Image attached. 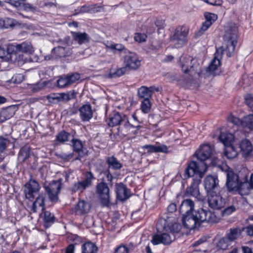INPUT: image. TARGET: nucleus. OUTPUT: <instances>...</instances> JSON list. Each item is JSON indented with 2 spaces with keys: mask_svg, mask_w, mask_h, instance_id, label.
Listing matches in <instances>:
<instances>
[{
  "mask_svg": "<svg viewBox=\"0 0 253 253\" xmlns=\"http://www.w3.org/2000/svg\"><path fill=\"white\" fill-rule=\"evenodd\" d=\"M226 186L230 192H238L241 195H247L249 194L251 189V182H239L238 176L232 171L226 172Z\"/></svg>",
  "mask_w": 253,
  "mask_h": 253,
  "instance_id": "1",
  "label": "nucleus"
},
{
  "mask_svg": "<svg viewBox=\"0 0 253 253\" xmlns=\"http://www.w3.org/2000/svg\"><path fill=\"white\" fill-rule=\"evenodd\" d=\"M223 38L226 44L225 51L228 57H231L234 53L238 39V28L235 24H230L226 27Z\"/></svg>",
  "mask_w": 253,
  "mask_h": 253,
  "instance_id": "2",
  "label": "nucleus"
},
{
  "mask_svg": "<svg viewBox=\"0 0 253 253\" xmlns=\"http://www.w3.org/2000/svg\"><path fill=\"white\" fill-rule=\"evenodd\" d=\"M207 169V164L204 162L197 163L195 162H191L185 169L181 177L183 179H186L194 176V178H200V180H201Z\"/></svg>",
  "mask_w": 253,
  "mask_h": 253,
  "instance_id": "3",
  "label": "nucleus"
},
{
  "mask_svg": "<svg viewBox=\"0 0 253 253\" xmlns=\"http://www.w3.org/2000/svg\"><path fill=\"white\" fill-rule=\"evenodd\" d=\"M180 63L181 69L184 73H189L190 75L194 76L195 74L199 75L201 72L197 60L189 55L181 56Z\"/></svg>",
  "mask_w": 253,
  "mask_h": 253,
  "instance_id": "4",
  "label": "nucleus"
},
{
  "mask_svg": "<svg viewBox=\"0 0 253 253\" xmlns=\"http://www.w3.org/2000/svg\"><path fill=\"white\" fill-rule=\"evenodd\" d=\"M194 214L199 227L202 225V224L213 223L218 221V218L214 213L209 210L201 208L195 211Z\"/></svg>",
  "mask_w": 253,
  "mask_h": 253,
  "instance_id": "5",
  "label": "nucleus"
},
{
  "mask_svg": "<svg viewBox=\"0 0 253 253\" xmlns=\"http://www.w3.org/2000/svg\"><path fill=\"white\" fill-rule=\"evenodd\" d=\"M188 29L183 26H179L175 29L173 35L170 37L171 42L176 47L183 46L187 42Z\"/></svg>",
  "mask_w": 253,
  "mask_h": 253,
  "instance_id": "6",
  "label": "nucleus"
},
{
  "mask_svg": "<svg viewBox=\"0 0 253 253\" xmlns=\"http://www.w3.org/2000/svg\"><path fill=\"white\" fill-rule=\"evenodd\" d=\"M142 59L135 53L129 50H126V54L123 57L124 66L129 70H136L141 66Z\"/></svg>",
  "mask_w": 253,
  "mask_h": 253,
  "instance_id": "7",
  "label": "nucleus"
},
{
  "mask_svg": "<svg viewBox=\"0 0 253 253\" xmlns=\"http://www.w3.org/2000/svg\"><path fill=\"white\" fill-rule=\"evenodd\" d=\"M58 42L60 43L61 45L54 47L52 50V53L54 54L56 58L69 56L72 54V48L69 47L71 42L69 37H66L63 40H60Z\"/></svg>",
  "mask_w": 253,
  "mask_h": 253,
  "instance_id": "8",
  "label": "nucleus"
},
{
  "mask_svg": "<svg viewBox=\"0 0 253 253\" xmlns=\"http://www.w3.org/2000/svg\"><path fill=\"white\" fill-rule=\"evenodd\" d=\"M171 221V217L168 216L160 218L156 225L157 230L160 231L162 229L167 230V228H168L170 231V234L178 233L180 230L181 225L176 222L172 223Z\"/></svg>",
  "mask_w": 253,
  "mask_h": 253,
  "instance_id": "9",
  "label": "nucleus"
},
{
  "mask_svg": "<svg viewBox=\"0 0 253 253\" xmlns=\"http://www.w3.org/2000/svg\"><path fill=\"white\" fill-rule=\"evenodd\" d=\"M209 206L213 209L219 210L223 208L225 205V199L222 197L219 191L208 194Z\"/></svg>",
  "mask_w": 253,
  "mask_h": 253,
  "instance_id": "10",
  "label": "nucleus"
},
{
  "mask_svg": "<svg viewBox=\"0 0 253 253\" xmlns=\"http://www.w3.org/2000/svg\"><path fill=\"white\" fill-rule=\"evenodd\" d=\"M96 193L102 204L108 206L110 203V191L107 184L101 182L96 185Z\"/></svg>",
  "mask_w": 253,
  "mask_h": 253,
  "instance_id": "11",
  "label": "nucleus"
},
{
  "mask_svg": "<svg viewBox=\"0 0 253 253\" xmlns=\"http://www.w3.org/2000/svg\"><path fill=\"white\" fill-rule=\"evenodd\" d=\"M246 104L253 112V95L251 94L245 96ZM243 127H247L251 130H253V115L250 114L243 118Z\"/></svg>",
  "mask_w": 253,
  "mask_h": 253,
  "instance_id": "12",
  "label": "nucleus"
},
{
  "mask_svg": "<svg viewBox=\"0 0 253 253\" xmlns=\"http://www.w3.org/2000/svg\"><path fill=\"white\" fill-rule=\"evenodd\" d=\"M94 179L93 174L90 171L85 173V179L75 183L73 185L72 190L74 192H82L92 184V180Z\"/></svg>",
  "mask_w": 253,
  "mask_h": 253,
  "instance_id": "13",
  "label": "nucleus"
},
{
  "mask_svg": "<svg viewBox=\"0 0 253 253\" xmlns=\"http://www.w3.org/2000/svg\"><path fill=\"white\" fill-rule=\"evenodd\" d=\"M48 198L52 202H57L58 201V193L61 189V184L59 182L53 181L48 185L44 186Z\"/></svg>",
  "mask_w": 253,
  "mask_h": 253,
  "instance_id": "14",
  "label": "nucleus"
},
{
  "mask_svg": "<svg viewBox=\"0 0 253 253\" xmlns=\"http://www.w3.org/2000/svg\"><path fill=\"white\" fill-rule=\"evenodd\" d=\"M218 183L217 176L211 175L207 176L204 180V187L207 194L219 191Z\"/></svg>",
  "mask_w": 253,
  "mask_h": 253,
  "instance_id": "15",
  "label": "nucleus"
},
{
  "mask_svg": "<svg viewBox=\"0 0 253 253\" xmlns=\"http://www.w3.org/2000/svg\"><path fill=\"white\" fill-rule=\"evenodd\" d=\"M175 239L174 235L173 233H163L161 235L156 234L153 236L151 240L152 243L154 245L160 244H169Z\"/></svg>",
  "mask_w": 253,
  "mask_h": 253,
  "instance_id": "16",
  "label": "nucleus"
},
{
  "mask_svg": "<svg viewBox=\"0 0 253 253\" xmlns=\"http://www.w3.org/2000/svg\"><path fill=\"white\" fill-rule=\"evenodd\" d=\"M25 195L26 197L29 199L33 198L35 194L38 193L40 188L39 183L34 179H31L25 185Z\"/></svg>",
  "mask_w": 253,
  "mask_h": 253,
  "instance_id": "17",
  "label": "nucleus"
},
{
  "mask_svg": "<svg viewBox=\"0 0 253 253\" xmlns=\"http://www.w3.org/2000/svg\"><path fill=\"white\" fill-rule=\"evenodd\" d=\"M205 17V22L203 23L200 30L195 34L197 37L202 36L217 19V15L213 13L206 14Z\"/></svg>",
  "mask_w": 253,
  "mask_h": 253,
  "instance_id": "18",
  "label": "nucleus"
},
{
  "mask_svg": "<svg viewBox=\"0 0 253 253\" xmlns=\"http://www.w3.org/2000/svg\"><path fill=\"white\" fill-rule=\"evenodd\" d=\"M159 88L154 86H151L149 87L145 86H142L137 90V96L139 98L144 99H150L152 95L155 91H159Z\"/></svg>",
  "mask_w": 253,
  "mask_h": 253,
  "instance_id": "19",
  "label": "nucleus"
},
{
  "mask_svg": "<svg viewBox=\"0 0 253 253\" xmlns=\"http://www.w3.org/2000/svg\"><path fill=\"white\" fill-rule=\"evenodd\" d=\"M201 180H200V178H193V182L189 187H187L186 190L185 194L194 197L198 200H202V197L200 194L198 188V185L201 183Z\"/></svg>",
  "mask_w": 253,
  "mask_h": 253,
  "instance_id": "20",
  "label": "nucleus"
},
{
  "mask_svg": "<svg viewBox=\"0 0 253 253\" xmlns=\"http://www.w3.org/2000/svg\"><path fill=\"white\" fill-rule=\"evenodd\" d=\"M212 150L210 145L205 144L201 146L199 150L196 153L197 158L201 161L204 162L207 159H209L212 154Z\"/></svg>",
  "mask_w": 253,
  "mask_h": 253,
  "instance_id": "21",
  "label": "nucleus"
},
{
  "mask_svg": "<svg viewBox=\"0 0 253 253\" xmlns=\"http://www.w3.org/2000/svg\"><path fill=\"white\" fill-rule=\"evenodd\" d=\"M194 217V213L183 215L182 221L183 226L190 230L199 228L198 222Z\"/></svg>",
  "mask_w": 253,
  "mask_h": 253,
  "instance_id": "22",
  "label": "nucleus"
},
{
  "mask_svg": "<svg viewBox=\"0 0 253 253\" xmlns=\"http://www.w3.org/2000/svg\"><path fill=\"white\" fill-rule=\"evenodd\" d=\"M195 204L191 199H185L181 203L179 207V212L183 215L194 213Z\"/></svg>",
  "mask_w": 253,
  "mask_h": 253,
  "instance_id": "23",
  "label": "nucleus"
},
{
  "mask_svg": "<svg viewBox=\"0 0 253 253\" xmlns=\"http://www.w3.org/2000/svg\"><path fill=\"white\" fill-rule=\"evenodd\" d=\"M79 111L83 122L89 121L92 118L93 112L91 106L89 104L83 105L79 108Z\"/></svg>",
  "mask_w": 253,
  "mask_h": 253,
  "instance_id": "24",
  "label": "nucleus"
},
{
  "mask_svg": "<svg viewBox=\"0 0 253 253\" xmlns=\"http://www.w3.org/2000/svg\"><path fill=\"white\" fill-rule=\"evenodd\" d=\"M140 127V125L135 126L134 125L130 124L126 117V119H124L123 122L121 124L118 129L120 133L126 136L131 133V129L132 128L136 127L137 128H139Z\"/></svg>",
  "mask_w": 253,
  "mask_h": 253,
  "instance_id": "25",
  "label": "nucleus"
},
{
  "mask_svg": "<svg viewBox=\"0 0 253 253\" xmlns=\"http://www.w3.org/2000/svg\"><path fill=\"white\" fill-rule=\"evenodd\" d=\"M240 148L242 156L246 159L252 155L253 151V146L248 139L243 140L240 142Z\"/></svg>",
  "mask_w": 253,
  "mask_h": 253,
  "instance_id": "26",
  "label": "nucleus"
},
{
  "mask_svg": "<svg viewBox=\"0 0 253 253\" xmlns=\"http://www.w3.org/2000/svg\"><path fill=\"white\" fill-rule=\"evenodd\" d=\"M116 191L117 198L121 200H126L130 196L129 191L123 183L117 184L116 185Z\"/></svg>",
  "mask_w": 253,
  "mask_h": 253,
  "instance_id": "27",
  "label": "nucleus"
},
{
  "mask_svg": "<svg viewBox=\"0 0 253 253\" xmlns=\"http://www.w3.org/2000/svg\"><path fill=\"white\" fill-rule=\"evenodd\" d=\"M126 117L124 115H121L119 113H115L106 120L107 124L109 126L113 127L116 126L121 125L123 122L124 119Z\"/></svg>",
  "mask_w": 253,
  "mask_h": 253,
  "instance_id": "28",
  "label": "nucleus"
},
{
  "mask_svg": "<svg viewBox=\"0 0 253 253\" xmlns=\"http://www.w3.org/2000/svg\"><path fill=\"white\" fill-rule=\"evenodd\" d=\"M72 142L74 151L78 154V156L75 158V160H80L81 158L86 154V149L84 148L83 143L80 140L73 139Z\"/></svg>",
  "mask_w": 253,
  "mask_h": 253,
  "instance_id": "29",
  "label": "nucleus"
},
{
  "mask_svg": "<svg viewBox=\"0 0 253 253\" xmlns=\"http://www.w3.org/2000/svg\"><path fill=\"white\" fill-rule=\"evenodd\" d=\"M90 208V204L88 202L80 200L75 208V211L77 214L82 215L88 213Z\"/></svg>",
  "mask_w": 253,
  "mask_h": 253,
  "instance_id": "30",
  "label": "nucleus"
},
{
  "mask_svg": "<svg viewBox=\"0 0 253 253\" xmlns=\"http://www.w3.org/2000/svg\"><path fill=\"white\" fill-rule=\"evenodd\" d=\"M71 34L74 41L77 42L80 45L88 43L90 41L89 35L85 32H71Z\"/></svg>",
  "mask_w": 253,
  "mask_h": 253,
  "instance_id": "31",
  "label": "nucleus"
},
{
  "mask_svg": "<svg viewBox=\"0 0 253 253\" xmlns=\"http://www.w3.org/2000/svg\"><path fill=\"white\" fill-rule=\"evenodd\" d=\"M102 7L97 6V4L84 5L80 8L75 10V15L83 13H93L100 11Z\"/></svg>",
  "mask_w": 253,
  "mask_h": 253,
  "instance_id": "32",
  "label": "nucleus"
},
{
  "mask_svg": "<svg viewBox=\"0 0 253 253\" xmlns=\"http://www.w3.org/2000/svg\"><path fill=\"white\" fill-rule=\"evenodd\" d=\"M223 50L222 48H219L216 50V52L215 53L214 58L211 61V64L209 66V70L210 72L214 71L220 65L219 56L223 53Z\"/></svg>",
  "mask_w": 253,
  "mask_h": 253,
  "instance_id": "33",
  "label": "nucleus"
},
{
  "mask_svg": "<svg viewBox=\"0 0 253 253\" xmlns=\"http://www.w3.org/2000/svg\"><path fill=\"white\" fill-rule=\"evenodd\" d=\"M15 107L9 106L0 112V122L3 123L11 118L15 114Z\"/></svg>",
  "mask_w": 253,
  "mask_h": 253,
  "instance_id": "34",
  "label": "nucleus"
},
{
  "mask_svg": "<svg viewBox=\"0 0 253 253\" xmlns=\"http://www.w3.org/2000/svg\"><path fill=\"white\" fill-rule=\"evenodd\" d=\"M243 231L244 228H232L226 233V236L231 242H233L241 236Z\"/></svg>",
  "mask_w": 253,
  "mask_h": 253,
  "instance_id": "35",
  "label": "nucleus"
},
{
  "mask_svg": "<svg viewBox=\"0 0 253 253\" xmlns=\"http://www.w3.org/2000/svg\"><path fill=\"white\" fill-rule=\"evenodd\" d=\"M106 163L109 169L119 170L123 167L122 164L114 156L108 157L106 158Z\"/></svg>",
  "mask_w": 253,
  "mask_h": 253,
  "instance_id": "36",
  "label": "nucleus"
},
{
  "mask_svg": "<svg viewBox=\"0 0 253 253\" xmlns=\"http://www.w3.org/2000/svg\"><path fill=\"white\" fill-rule=\"evenodd\" d=\"M15 50L18 52H22L31 54L34 51L33 47L30 42H23L15 45Z\"/></svg>",
  "mask_w": 253,
  "mask_h": 253,
  "instance_id": "37",
  "label": "nucleus"
},
{
  "mask_svg": "<svg viewBox=\"0 0 253 253\" xmlns=\"http://www.w3.org/2000/svg\"><path fill=\"white\" fill-rule=\"evenodd\" d=\"M44 201L45 195L43 194L39 195L36 201L33 203L31 211L33 212H36L38 207H42V210H44Z\"/></svg>",
  "mask_w": 253,
  "mask_h": 253,
  "instance_id": "38",
  "label": "nucleus"
},
{
  "mask_svg": "<svg viewBox=\"0 0 253 253\" xmlns=\"http://www.w3.org/2000/svg\"><path fill=\"white\" fill-rule=\"evenodd\" d=\"M219 140L224 145L225 147L232 145L234 137L233 135L231 133L222 132L218 137Z\"/></svg>",
  "mask_w": 253,
  "mask_h": 253,
  "instance_id": "39",
  "label": "nucleus"
},
{
  "mask_svg": "<svg viewBox=\"0 0 253 253\" xmlns=\"http://www.w3.org/2000/svg\"><path fill=\"white\" fill-rule=\"evenodd\" d=\"M225 147L224 153L228 159H232L237 156V151L232 145H229Z\"/></svg>",
  "mask_w": 253,
  "mask_h": 253,
  "instance_id": "40",
  "label": "nucleus"
},
{
  "mask_svg": "<svg viewBox=\"0 0 253 253\" xmlns=\"http://www.w3.org/2000/svg\"><path fill=\"white\" fill-rule=\"evenodd\" d=\"M97 247L92 243L87 242L82 246V253H96Z\"/></svg>",
  "mask_w": 253,
  "mask_h": 253,
  "instance_id": "41",
  "label": "nucleus"
},
{
  "mask_svg": "<svg viewBox=\"0 0 253 253\" xmlns=\"http://www.w3.org/2000/svg\"><path fill=\"white\" fill-rule=\"evenodd\" d=\"M129 70L126 66L118 68L115 70H111L109 75V78H115L120 77L126 73Z\"/></svg>",
  "mask_w": 253,
  "mask_h": 253,
  "instance_id": "42",
  "label": "nucleus"
},
{
  "mask_svg": "<svg viewBox=\"0 0 253 253\" xmlns=\"http://www.w3.org/2000/svg\"><path fill=\"white\" fill-rule=\"evenodd\" d=\"M231 242L228 237L225 236V237L220 239L217 243V246L220 249L226 250L230 245Z\"/></svg>",
  "mask_w": 253,
  "mask_h": 253,
  "instance_id": "43",
  "label": "nucleus"
},
{
  "mask_svg": "<svg viewBox=\"0 0 253 253\" xmlns=\"http://www.w3.org/2000/svg\"><path fill=\"white\" fill-rule=\"evenodd\" d=\"M30 156V148L28 146L22 147L19 154V158L23 161H25Z\"/></svg>",
  "mask_w": 253,
  "mask_h": 253,
  "instance_id": "44",
  "label": "nucleus"
},
{
  "mask_svg": "<svg viewBox=\"0 0 253 253\" xmlns=\"http://www.w3.org/2000/svg\"><path fill=\"white\" fill-rule=\"evenodd\" d=\"M73 94L68 93H61L58 95H53L49 97V98H52L55 100H60L62 99L64 101H68L70 100L72 98V96H73Z\"/></svg>",
  "mask_w": 253,
  "mask_h": 253,
  "instance_id": "45",
  "label": "nucleus"
},
{
  "mask_svg": "<svg viewBox=\"0 0 253 253\" xmlns=\"http://www.w3.org/2000/svg\"><path fill=\"white\" fill-rule=\"evenodd\" d=\"M151 108V103L150 99H144L141 102V110L145 114L150 112Z\"/></svg>",
  "mask_w": 253,
  "mask_h": 253,
  "instance_id": "46",
  "label": "nucleus"
},
{
  "mask_svg": "<svg viewBox=\"0 0 253 253\" xmlns=\"http://www.w3.org/2000/svg\"><path fill=\"white\" fill-rule=\"evenodd\" d=\"M70 136V133L62 130L56 135V139L58 141L63 143L68 141Z\"/></svg>",
  "mask_w": 253,
  "mask_h": 253,
  "instance_id": "47",
  "label": "nucleus"
},
{
  "mask_svg": "<svg viewBox=\"0 0 253 253\" xmlns=\"http://www.w3.org/2000/svg\"><path fill=\"white\" fill-rule=\"evenodd\" d=\"M227 119L228 122L232 123L233 124L237 126H243V119L241 120L231 114L229 115Z\"/></svg>",
  "mask_w": 253,
  "mask_h": 253,
  "instance_id": "48",
  "label": "nucleus"
},
{
  "mask_svg": "<svg viewBox=\"0 0 253 253\" xmlns=\"http://www.w3.org/2000/svg\"><path fill=\"white\" fill-rule=\"evenodd\" d=\"M227 119L228 122L232 123L233 124L237 126H243V119L241 120L231 114L229 115Z\"/></svg>",
  "mask_w": 253,
  "mask_h": 253,
  "instance_id": "49",
  "label": "nucleus"
},
{
  "mask_svg": "<svg viewBox=\"0 0 253 253\" xmlns=\"http://www.w3.org/2000/svg\"><path fill=\"white\" fill-rule=\"evenodd\" d=\"M43 215V220L45 223H51L54 222V215L48 211H44Z\"/></svg>",
  "mask_w": 253,
  "mask_h": 253,
  "instance_id": "50",
  "label": "nucleus"
},
{
  "mask_svg": "<svg viewBox=\"0 0 253 253\" xmlns=\"http://www.w3.org/2000/svg\"><path fill=\"white\" fill-rule=\"evenodd\" d=\"M69 85L75 83L80 79V75L78 73H75L70 75H66Z\"/></svg>",
  "mask_w": 253,
  "mask_h": 253,
  "instance_id": "51",
  "label": "nucleus"
},
{
  "mask_svg": "<svg viewBox=\"0 0 253 253\" xmlns=\"http://www.w3.org/2000/svg\"><path fill=\"white\" fill-rule=\"evenodd\" d=\"M57 85L59 87H65L69 86L66 76L61 77L57 81Z\"/></svg>",
  "mask_w": 253,
  "mask_h": 253,
  "instance_id": "52",
  "label": "nucleus"
},
{
  "mask_svg": "<svg viewBox=\"0 0 253 253\" xmlns=\"http://www.w3.org/2000/svg\"><path fill=\"white\" fill-rule=\"evenodd\" d=\"M109 47L111 49H115L116 50L122 52L124 54V55L126 54V50H128V49H126L123 45L121 44H111Z\"/></svg>",
  "mask_w": 253,
  "mask_h": 253,
  "instance_id": "53",
  "label": "nucleus"
},
{
  "mask_svg": "<svg viewBox=\"0 0 253 253\" xmlns=\"http://www.w3.org/2000/svg\"><path fill=\"white\" fill-rule=\"evenodd\" d=\"M9 48L5 49L4 47L0 46V58H9L11 56L8 51Z\"/></svg>",
  "mask_w": 253,
  "mask_h": 253,
  "instance_id": "54",
  "label": "nucleus"
},
{
  "mask_svg": "<svg viewBox=\"0 0 253 253\" xmlns=\"http://www.w3.org/2000/svg\"><path fill=\"white\" fill-rule=\"evenodd\" d=\"M9 143V141L7 139L0 137V151L1 152H3Z\"/></svg>",
  "mask_w": 253,
  "mask_h": 253,
  "instance_id": "55",
  "label": "nucleus"
},
{
  "mask_svg": "<svg viewBox=\"0 0 253 253\" xmlns=\"http://www.w3.org/2000/svg\"><path fill=\"white\" fill-rule=\"evenodd\" d=\"M84 223L87 228L91 227L94 224L93 218L89 216H85L84 220Z\"/></svg>",
  "mask_w": 253,
  "mask_h": 253,
  "instance_id": "56",
  "label": "nucleus"
},
{
  "mask_svg": "<svg viewBox=\"0 0 253 253\" xmlns=\"http://www.w3.org/2000/svg\"><path fill=\"white\" fill-rule=\"evenodd\" d=\"M147 36L145 34L136 33L134 36V40L139 42H144L146 41Z\"/></svg>",
  "mask_w": 253,
  "mask_h": 253,
  "instance_id": "57",
  "label": "nucleus"
},
{
  "mask_svg": "<svg viewBox=\"0 0 253 253\" xmlns=\"http://www.w3.org/2000/svg\"><path fill=\"white\" fill-rule=\"evenodd\" d=\"M236 211L235 206L232 205L225 208L222 211V215L223 216H227L231 214L232 212Z\"/></svg>",
  "mask_w": 253,
  "mask_h": 253,
  "instance_id": "58",
  "label": "nucleus"
},
{
  "mask_svg": "<svg viewBox=\"0 0 253 253\" xmlns=\"http://www.w3.org/2000/svg\"><path fill=\"white\" fill-rule=\"evenodd\" d=\"M158 152L168 153L169 152L168 147L165 145H156V153Z\"/></svg>",
  "mask_w": 253,
  "mask_h": 253,
  "instance_id": "59",
  "label": "nucleus"
},
{
  "mask_svg": "<svg viewBox=\"0 0 253 253\" xmlns=\"http://www.w3.org/2000/svg\"><path fill=\"white\" fill-rule=\"evenodd\" d=\"M142 148L147 149L148 153H156V145H145Z\"/></svg>",
  "mask_w": 253,
  "mask_h": 253,
  "instance_id": "60",
  "label": "nucleus"
},
{
  "mask_svg": "<svg viewBox=\"0 0 253 253\" xmlns=\"http://www.w3.org/2000/svg\"><path fill=\"white\" fill-rule=\"evenodd\" d=\"M128 249L125 246H120L118 247L115 253H128Z\"/></svg>",
  "mask_w": 253,
  "mask_h": 253,
  "instance_id": "61",
  "label": "nucleus"
},
{
  "mask_svg": "<svg viewBox=\"0 0 253 253\" xmlns=\"http://www.w3.org/2000/svg\"><path fill=\"white\" fill-rule=\"evenodd\" d=\"M244 231L245 230L247 234L250 236H253V225H250L246 228H243Z\"/></svg>",
  "mask_w": 253,
  "mask_h": 253,
  "instance_id": "62",
  "label": "nucleus"
},
{
  "mask_svg": "<svg viewBox=\"0 0 253 253\" xmlns=\"http://www.w3.org/2000/svg\"><path fill=\"white\" fill-rule=\"evenodd\" d=\"M60 158L64 160L69 161L73 157V153L65 154L62 153L60 155Z\"/></svg>",
  "mask_w": 253,
  "mask_h": 253,
  "instance_id": "63",
  "label": "nucleus"
},
{
  "mask_svg": "<svg viewBox=\"0 0 253 253\" xmlns=\"http://www.w3.org/2000/svg\"><path fill=\"white\" fill-rule=\"evenodd\" d=\"M3 23L4 24V26L6 28H8V26H12L13 25L14 22L12 19L6 18L3 20Z\"/></svg>",
  "mask_w": 253,
  "mask_h": 253,
  "instance_id": "64",
  "label": "nucleus"
}]
</instances>
